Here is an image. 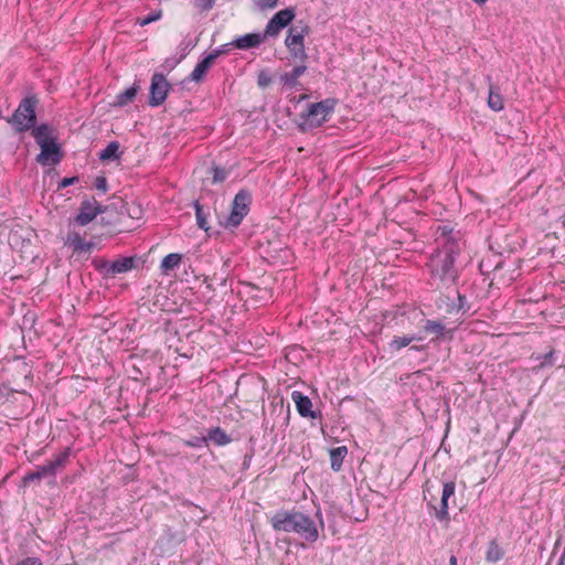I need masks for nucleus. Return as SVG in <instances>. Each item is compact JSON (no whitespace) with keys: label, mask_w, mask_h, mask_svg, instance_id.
<instances>
[{"label":"nucleus","mask_w":565,"mask_h":565,"mask_svg":"<svg viewBox=\"0 0 565 565\" xmlns=\"http://www.w3.org/2000/svg\"><path fill=\"white\" fill-rule=\"evenodd\" d=\"M552 355H553V352H552V351H551V352H548L547 354H545V356H544L545 361H546V360H550V359L552 358Z\"/></svg>","instance_id":"37998d69"},{"label":"nucleus","mask_w":565,"mask_h":565,"mask_svg":"<svg viewBox=\"0 0 565 565\" xmlns=\"http://www.w3.org/2000/svg\"><path fill=\"white\" fill-rule=\"evenodd\" d=\"M437 233L439 234L438 237H437V241H438V244L441 245V247L447 243V242H455L454 239H451L449 237V234L451 233V230L448 228V226L444 225V226H438L437 228Z\"/></svg>","instance_id":"c756f323"},{"label":"nucleus","mask_w":565,"mask_h":565,"mask_svg":"<svg viewBox=\"0 0 565 565\" xmlns=\"http://www.w3.org/2000/svg\"><path fill=\"white\" fill-rule=\"evenodd\" d=\"M70 455L71 449L65 448L60 454L55 455L53 459L46 461L44 465L36 466L35 470L28 472L24 476L23 481L25 483H30L43 478H55L57 470L63 469L68 462Z\"/></svg>","instance_id":"39448f33"},{"label":"nucleus","mask_w":565,"mask_h":565,"mask_svg":"<svg viewBox=\"0 0 565 565\" xmlns=\"http://www.w3.org/2000/svg\"><path fill=\"white\" fill-rule=\"evenodd\" d=\"M329 455H330L331 469L333 471H340L343 460L348 455V448L345 446H339V447L332 448L330 450Z\"/></svg>","instance_id":"b1692460"},{"label":"nucleus","mask_w":565,"mask_h":565,"mask_svg":"<svg viewBox=\"0 0 565 565\" xmlns=\"http://www.w3.org/2000/svg\"><path fill=\"white\" fill-rule=\"evenodd\" d=\"M295 19V10L286 8L276 12L265 26V36L276 38Z\"/></svg>","instance_id":"1a4fd4ad"},{"label":"nucleus","mask_w":565,"mask_h":565,"mask_svg":"<svg viewBox=\"0 0 565 565\" xmlns=\"http://www.w3.org/2000/svg\"><path fill=\"white\" fill-rule=\"evenodd\" d=\"M449 565H458L457 557L455 555H451L449 558Z\"/></svg>","instance_id":"ea45409f"},{"label":"nucleus","mask_w":565,"mask_h":565,"mask_svg":"<svg viewBox=\"0 0 565 565\" xmlns=\"http://www.w3.org/2000/svg\"><path fill=\"white\" fill-rule=\"evenodd\" d=\"M309 33L307 25H295L288 30L285 45L295 60L305 62L308 57L305 47V36Z\"/></svg>","instance_id":"423d86ee"},{"label":"nucleus","mask_w":565,"mask_h":565,"mask_svg":"<svg viewBox=\"0 0 565 565\" xmlns=\"http://www.w3.org/2000/svg\"><path fill=\"white\" fill-rule=\"evenodd\" d=\"M95 186L97 190L102 191L103 193L107 192V180L105 177H98L95 180Z\"/></svg>","instance_id":"c9c22d12"},{"label":"nucleus","mask_w":565,"mask_h":565,"mask_svg":"<svg viewBox=\"0 0 565 565\" xmlns=\"http://www.w3.org/2000/svg\"><path fill=\"white\" fill-rule=\"evenodd\" d=\"M422 330L424 332L423 335L433 333L436 335V339L440 338H451V334L449 331L446 330L445 326L440 323L439 321L424 319L422 324Z\"/></svg>","instance_id":"a211bd4d"},{"label":"nucleus","mask_w":565,"mask_h":565,"mask_svg":"<svg viewBox=\"0 0 565 565\" xmlns=\"http://www.w3.org/2000/svg\"><path fill=\"white\" fill-rule=\"evenodd\" d=\"M473 1L479 3V4H483L487 0H473Z\"/></svg>","instance_id":"c03bdc74"},{"label":"nucleus","mask_w":565,"mask_h":565,"mask_svg":"<svg viewBox=\"0 0 565 565\" xmlns=\"http://www.w3.org/2000/svg\"><path fill=\"white\" fill-rule=\"evenodd\" d=\"M212 174H213L212 175L213 183L223 182L227 177L226 171L220 167H213Z\"/></svg>","instance_id":"473e14b6"},{"label":"nucleus","mask_w":565,"mask_h":565,"mask_svg":"<svg viewBox=\"0 0 565 565\" xmlns=\"http://www.w3.org/2000/svg\"><path fill=\"white\" fill-rule=\"evenodd\" d=\"M291 399L296 404V408L300 416L309 418L316 417L315 413L311 411L312 402L308 396L303 395L299 391H294L291 393Z\"/></svg>","instance_id":"2eb2a0df"},{"label":"nucleus","mask_w":565,"mask_h":565,"mask_svg":"<svg viewBox=\"0 0 565 565\" xmlns=\"http://www.w3.org/2000/svg\"><path fill=\"white\" fill-rule=\"evenodd\" d=\"M458 250L457 242H447L430 256L427 263L430 273V285L440 289L456 282L458 274L455 268V258Z\"/></svg>","instance_id":"f03ea898"},{"label":"nucleus","mask_w":565,"mask_h":565,"mask_svg":"<svg viewBox=\"0 0 565 565\" xmlns=\"http://www.w3.org/2000/svg\"><path fill=\"white\" fill-rule=\"evenodd\" d=\"M265 33H247L236 38L232 44L238 50H247L259 46L265 41Z\"/></svg>","instance_id":"ddd939ff"},{"label":"nucleus","mask_w":565,"mask_h":565,"mask_svg":"<svg viewBox=\"0 0 565 565\" xmlns=\"http://www.w3.org/2000/svg\"><path fill=\"white\" fill-rule=\"evenodd\" d=\"M100 212V205L96 201H84L81 203L78 214L72 222L78 226H85L90 223Z\"/></svg>","instance_id":"9b49d317"},{"label":"nucleus","mask_w":565,"mask_h":565,"mask_svg":"<svg viewBox=\"0 0 565 565\" xmlns=\"http://www.w3.org/2000/svg\"><path fill=\"white\" fill-rule=\"evenodd\" d=\"M17 565H42V562L39 557H26L20 561Z\"/></svg>","instance_id":"4c0bfd02"},{"label":"nucleus","mask_w":565,"mask_h":565,"mask_svg":"<svg viewBox=\"0 0 565 565\" xmlns=\"http://www.w3.org/2000/svg\"><path fill=\"white\" fill-rule=\"evenodd\" d=\"M306 71H307L306 65H298V66L294 67L290 72L285 73L281 76L282 84L290 88L297 87L299 85V77L302 76Z\"/></svg>","instance_id":"412c9836"},{"label":"nucleus","mask_w":565,"mask_h":565,"mask_svg":"<svg viewBox=\"0 0 565 565\" xmlns=\"http://www.w3.org/2000/svg\"><path fill=\"white\" fill-rule=\"evenodd\" d=\"M41 148V152L36 157V161L42 164H57L61 159L60 147L55 141L46 142L43 145H39Z\"/></svg>","instance_id":"f8f14e48"},{"label":"nucleus","mask_w":565,"mask_h":565,"mask_svg":"<svg viewBox=\"0 0 565 565\" xmlns=\"http://www.w3.org/2000/svg\"><path fill=\"white\" fill-rule=\"evenodd\" d=\"M38 105L39 99L35 95H30L20 102L12 116L8 118V122L17 132L28 131L35 126Z\"/></svg>","instance_id":"20e7f679"},{"label":"nucleus","mask_w":565,"mask_h":565,"mask_svg":"<svg viewBox=\"0 0 565 565\" xmlns=\"http://www.w3.org/2000/svg\"><path fill=\"white\" fill-rule=\"evenodd\" d=\"M138 89H139V87L137 85H134V86L125 89L124 92L119 93L116 96V100H115L114 105L122 107V106L130 104L137 96Z\"/></svg>","instance_id":"a878e982"},{"label":"nucleus","mask_w":565,"mask_h":565,"mask_svg":"<svg viewBox=\"0 0 565 565\" xmlns=\"http://www.w3.org/2000/svg\"><path fill=\"white\" fill-rule=\"evenodd\" d=\"M425 335L423 334H404V335H395L388 343V347L392 351H399L403 348L409 345L414 341H423Z\"/></svg>","instance_id":"6ab92c4d"},{"label":"nucleus","mask_w":565,"mask_h":565,"mask_svg":"<svg viewBox=\"0 0 565 565\" xmlns=\"http://www.w3.org/2000/svg\"><path fill=\"white\" fill-rule=\"evenodd\" d=\"M455 482L444 483L440 499H437L434 495H431L430 499H427L426 492L429 493V490L427 489L424 491L425 499L427 500L428 507L430 508V513H433L436 519L440 521L449 520L448 500L455 495Z\"/></svg>","instance_id":"0eeeda50"},{"label":"nucleus","mask_w":565,"mask_h":565,"mask_svg":"<svg viewBox=\"0 0 565 565\" xmlns=\"http://www.w3.org/2000/svg\"><path fill=\"white\" fill-rule=\"evenodd\" d=\"M135 268V258L134 257H122L114 260L108 268V273L111 275H119L124 273L130 271Z\"/></svg>","instance_id":"aec40b11"},{"label":"nucleus","mask_w":565,"mask_h":565,"mask_svg":"<svg viewBox=\"0 0 565 565\" xmlns=\"http://www.w3.org/2000/svg\"><path fill=\"white\" fill-rule=\"evenodd\" d=\"M411 349L412 350H416V351H422L424 349V347H422V345H412Z\"/></svg>","instance_id":"79ce46f5"},{"label":"nucleus","mask_w":565,"mask_h":565,"mask_svg":"<svg viewBox=\"0 0 565 565\" xmlns=\"http://www.w3.org/2000/svg\"><path fill=\"white\" fill-rule=\"evenodd\" d=\"M488 106L493 111H501L504 108V100L500 89L492 83L489 85Z\"/></svg>","instance_id":"4be33fe9"},{"label":"nucleus","mask_w":565,"mask_h":565,"mask_svg":"<svg viewBox=\"0 0 565 565\" xmlns=\"http://www.w3.org/2000/svg\"><path fill=\"white\" fill-rule=\"evenodd\" d=\"M250 194L241 190L234 198L232 210L224 225L226 227H237L249 211Z\"/></svg>","instance_id":"6e6552de"},{"label":"nucleus","mask_w":565,"mask_h":565,"mask_svg":"<svg viewBox=\"0 0 565 565\" xmlns=\"http://www.w3.org/2000/svg\"><path fill=\"white\" fill-rule=\"evenodd\" d=\"M32 136L34 137L38 145H43L46 142L55 141L52 137V130L49 125H40L38 127H33Z\"/></svg>","instance_id":"393cba45"},{"label":"nucleus","mask_w":565,"mask_h":565,"mask_svg":"<svg viewBox=\"0 0 565 565\" xmlns=\"http://www.w3.org/2000/svg\"><path fill=\"white\" fill-rule=\"evenodd\" d=\"M279 0H257L256 3L262 9H271L277 6Z\"/></svg>","instance_id":"e433bc0d"},{"label":"nucleus","mask_w":565,"mask_h":565,"mask_svg":"<svg viewBox=\"0 0 565 565\" xmlns=\"http://www.w3.org/2000/svg\"><path fill=\"white\" fill-rule=\"evenodd\" d=\"M317 516H318V518H319V520H320V527H321V530H323V529H324V524H323V521H322L321 512H318V513H317Z\"/></svg>","instance_id":"a19ab883"},{"label":"nucleus","mask_w":565,"mask_h":565,"mask_svg":"<svg viewBox=\"0 0 565 565\" xmlns=\"http://www.w3.org/2000/svg\"><path fill=\"white\" fill-rule=\"evenodd\" d=\"M215 4V0H195V7L201 11H210Z\"/></svg>","instance_id":"f704fd0d"},{"label":"nucleus","mask_w":565,"mask_h":565,"mask_svg":"<svg viewBox=\"0 0 565 565\" xmlns=\"http://www.w3.org/2000/svg\"><path fill=\"white\" fill-rule=\"evenodd\" d=\"M119 148L120 145L118 141H111L104 150L100 151L99 160L106 162L119 159Z\"/></svg>","instance_id":"bb28decb"},{"label":"nucleus","mask_w":565,"mask_h":565,"mask_svg":"<svg viewBox=\"0 0 565 565\" xmlns=\"http://www.w3.org/2000/svg\"><path fill=\"white\" fill-rule=\"evenodd\" d=\"M335 105L337 102L333 98L308 105L307 109L299 116V129L307 132L322 126L333 114Z\"/></svg>","instance_id":"7ed1b4c3"},{"label":"nucleus","mask_w":565,"mask_h":565,"mask_svg":"<svg viewBox=\"0 0 565 565\" xmlns=\"http://www.w3.org/2000/svg\"><path fill=\"white\" fill-rule=\"evenodd\" d=\"M78 179L76 177H73V178H64L60 183H58V189H64L68 185H72L74 184Z\"/></svg>","instance_id":"58836bf2"},{"label":"nucleus","mask_w":565,"mask_h":565,"mask_svg":"<svg viewBox=\"0 0 565 565\" xmlns=\"http://www.w3.org/2000/svg\"><path fill=\"white\" fill-rule=\"evenodd\" d=\"M161 17H162V11L158 10V11H156V12H153V13H151V14L145 17V18H139L137 20V24H139L140 26H145V25H148V24H150V23H152L154 21L160 20Z\"/></svg>","instance_id":"7c9ffc66"},{"label":"nucleus","mask_w":565,"mask_h":565,"mask_svg":"<svg viewBox=\"0 0 565 565\" xmlns=\"http://www.w3.org/2000/svg\"><path fill=\"white\" fill-rule=\"evenodd\" d=\"M205 438H207V441H212L214 445L220 447L226 446L232 441V438L218 426L209 429Z\"/></svg>","instance_id":"5701e85b"},{"label":"nucleus","mask_w":565,"mask_h":565,"mask_svg":"<svg viewBox=\"0 0 565 565\" xmlns=\"http://www.w3.org/2000/svg\"><path fill=\"white\" fill-rule=\"evenodd\" d=\"M195 217L196 223L200 228L207 231L209 230V223H207V213L204 211V207L199 203L195 202Z\"/></svg>","instance_id":"c85d7f7f"},{"label":"nucleus","mask_w":565,"mask_h":565,"mask_svg":"<svg viewBox=\"0 0 565 565\" xmlns=\"http://www.w3.org/2000/svg\"><path fill=\"white\" fill-rule=\"evenodd\" d=\"M271 83V77L266 71H262L257 76V84L259 87L265 88Z\"/></svg>","instance_id":"72a5a7b5"},{"label":"nucleus","mask_w":565,"mask_h":565,"mask_svg":"<svg viewBox=\"0 0 565 565\" xmlns=\"http://www.w3.org/2000/svg\"><path fill=\"white\" fill-rule=\"evenodd\" d=\"M170 84L163 74L156 73L151 77L149 104L153 107L160 106L167 98Z\"/></svg>","instance_id":"9d476101"},{"label":"nucleus","mask_w":565,"mask_h":565,"mask_svg":"<svg viewBox=\"0 0 565 565\" xmlns=\"http://www.w3.org/2000/svg\"><path fill=\"white\" fill-rule=\"evenodd\" d=\"M184 446L199 448L207 444V438L204 437H193L191 439H185L182 441Z\"/></svg>","instance_id":"2f4dec72"},{"label":"nucleus","mask_w":565,"mask_h":565,"mask_svg":"<svg viewBox=\"0 0 565 565\" xmlns=\"http://www.w3.org/2000/svg\"><path fill=\"white\" fill-rule=\"evenodd\" d=\"M183 259L180 253H170L166 255L160 263V271L164 276H169L174 269L179 268Z\"/></svg>","instance_id":"f3484780"},{"label":"nucleus","mask_w":565,"mask_h":565,"mask_svg":"<svg viewBox=\"0 0 565 565\" xmlns=\"http://www.w3.org/2000/svg\"><path fill=\"white\" fill-rule=\"evenodd\" d=\"M269 523L274 531L295 533L308 544H313L319 539V527L315 520L296 508L277 511L269 519Z\"/></svg>","instance_id":"f257e3e1"},{"label":"nucleus","mask_w":565,"mask_h":565,"mask_svg":"<svg viewBox=\"0 0 565 565\" xmlns=\"http://www.w3.org/2000/svg\"><path fill=\"white\" fill-rule=\"evenodd\" d=\"M221 51H214L205 56L201 62L196 64L192 71L190 78L194 82H200L209 68L214 64L215 60L220 56Z\"/></svg>","instance_id":"4468645a"},{"label":"nucleus","mask_w":565,"mask_h":565,"mask_svg":"<svg viewBox=\"0 0 565 565\" xmlns=\"http://www.w3.org/2000/svg\"><path fill=\"white\" fill-rule=\"evenodd\" d=\"M64 244L72 247L74 253H87L93 248L92 243L84 241L82 236L74 231L67 233Z\"/></svg>","instance_id":"dca6fc26"},{"label":"nucleus","mask_w":565,"mask_h":565,"mask_svg":"<svg viewBox=\"0 0 565 565\" xmlns=\"http://www.w3.org/2000/svg\"><path fill=\"white\" fill-rule=\"evenodd\" d=\"M306 97H307L306 95H301V96L299 97V100H303Z\"/></svg>","instance_id":"a18cd8bd"},{"label":"nucleus","mask_w":565,"mask_h":565,"mask_svg":"<svg viewBox=\"0 0 565 565\" xmlns=\"http://www.w3.org/2000/svg\"><path fill=\"white\" fill-rule=\"evenodd\" d=\"M503 557V552L498 543L491 542L488 546L486 553V561L490 563H495Z\"/></svg>","instance_id":"cd10ccee"}]
</instances>
